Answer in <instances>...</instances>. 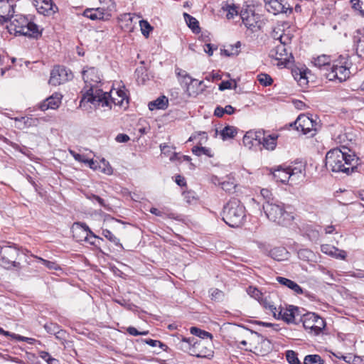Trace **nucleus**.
<instances>
[{
    "instance_id": "1",
    "label": "nucleus",
    "mask_w": 364,
    "mask_h": 364,
    "mask_svg": "<svg viewBox=\"0 0 364 364\" xmlns=\"http://www.w3.org/2000/svg\"><path fill=\"white\" fill-rule=\"evenodd\" d=\"M360 163L355 152L344 146L343 149L336 148L328 151L325 158V166L328 171L346 175L359 171Z\"/></svg>"
},
{
    "instance_id": "2",
    "label": "nucleus",
    "mask_w": 364,
    "mask_h": 364,
    "mask_svg": "<svg viewBox=\"0 0 364 364\" xmlns=\"http://www.w3.org/2000/svg\"><path fill=\"white\" fill-rule=\"evenodd\" d=\"M114 93L120 98L119 101H115L116 97L112 96V90L110 92H105L102 90H96L95 93L87 92V102L95 105L109 107V108H111L112 103L118 106H123L124 100L127 101V104L128 103V97L124 90V86L122 88L116 90Z\"/></svg>"
},
{
    "instance_id": "3",
    "label": "nucleus",
    "mask_w": 364,
    "mask_h": 364,
    "mask_svg": "<svg viewBox=\"0 0 364 364\" xmlns=\"http://www.w3.org/2000/svg\"><path fill=\"white\" fill-rule=\"evenodd\" d=\"M245 218V208L237 198H231L223 207V220L230 227L241 226Z\"/></svg>"
},
{
    "instance_id": "4",
    "label": "nucleus",
    "mask_w": 364,
    "mask_h": 364,
    "mask_svg": "<svg viewBox=\"0 0 364 364\" xmlns=\"http://www.w3.org/2000/svg\"><path fill=\"white\" fill-rule=\"evenodd\" d=\"M262 208L267 218L278 225H286L293 220L284 203L278 200L264 202Z\"/></svg>"
},
{
    "instance_id": "5",
    "label": "nucleus",
    "mask_w": 364,
    "mask_h": 364,
    "mask_svg": "<svg viewBox=\"0 0 364 364\" xmlns=\"http://www.w3.org/2000/svg\"><path fill=\"white\" fill-rule=\"evenodd\" d=\"M9 25L7 26L8 31L15 36H24L30 38H38L41 33L38 26L28 20L23 15H16L13 17Z\"/></svg>"
},
{
    "instance_id": "6",
    "label": "nucleus",
    "mask_w": 364,
    "mask_h": 364,
    "mask_svg": "<svg viewBox=\"0 0 364 364\" xmlns=\"http://www.w3.org/2000/svg\"><path fill=\"white\" fill-rule=\"evenodd\" d=\"M350 65V62L345 58H341L331 64L328 72L326 73L325 75L329 80H338L342 82L349 78Z\"/></svg>"
},
{
    "instance_id": "7",
    "label": "nucleus",
    "mask_w": 364,
    "mask_h": 364,
    "mask_svg": "<svg viewBox=\"0 0 364 364\" xmlns=\"http://www.w3.org/2000/svg\"><path fill=\"white\" fill-rule=\"evenodd\" d=\"M305 330L313 336L319 335L326 327L323 318L313 312H307L301 317Z\"/></svg>"
},
{
    "instance_id": "8",
    "label": "nucleus",
    "mask_w": 364,
    "mask_h": 364,
    "mask_svg": "<svg viewBox=\"0 0 364 364\" xmlns=\"http://www.w3.org/2000/svg\"><path fill=\"white\" fill-rule=\"evenodd\" d=\"M73 236L77 242H87L90 245H95L91 239H100L97 236L85 223L75 222L72 226Z\"/></svg>"
},
{
    "instance_id": "9",
    "label": "nucleus",
    "mask_w": 364,
    "mask_h": 364,
    "mask_svg": "<svg viewBox=\"0 0 364 364\" xmlns=\"http://www.w3.org/2000/svg\"><path fill=\"white\" fill-rule=\"evenodd\" d=\"M295 126L297 131H301L304 134H309L313 136L316 134L319 124L312 117L306 114H300L291 126Z\"/></svg>"
},
{
    "instance_id": "10",
    "label": "nucleus",
    "mask_w": 364,
    "mask_h": 364,
    "mask_svg": "<svg viewBox=\"0 0 364 364\" xmlns=\"http://www.w3.org/2000/svg\"><path fill=\"white\" fill-rule=\"evenodd\" d=\"M18 256V250L11 246L1 248L0 252V264L4 268L10 269L13 267L20 268V263L16 260Z\"/></svg>"
},
{
    "instance_id": "11",
    "label": "nucleus",
    "mask_w": 364,
    "mask_h": 364,
    "mask_svg": "<svg viewBox=\"0 0 364 364\" xmlns=\"http://www.w3.org/2000/svg\"><path fill=\"white\" fill-rule=\"evenodd\" d=\"M82 77L85 82L89 84L90 87L83 95V97L80 101V106L82 104L87 100V92L95 93L93 92V87L96 86L99 82H101V77L98 70L95 68H89L87 70H83Z\"/></svg>"
},
{
    "instance_id": "12",
    "label": "nucleus",
    "mask_w": 364,
    "mask_h": 364,
    "mask_svg": "<svg viewBox=\"0 0 364 364\" xmlns=\"http://www.w3.org/2000/svg\"><path fill=\"white\" fill-rule=\"evenodd\" d=\"M73 77L72 72L64 66H55L50 72L49 84L51 85H59L71 80Z\"/></svg>"
},
{
    "instance_id": "13",
    "label": "nucleus",
    "mask_w": 364,
    "mask_h": 364,
    "mask_svg": "<svg viewBox=\"0 0 364 364\" xmlns=\"http://www.w3.org/2000/svg\"><path fill=\"white\" fill-rule=\"evenodd\" d=\"M267 11L274 15L285 14L289 15L293 9L284 0H264Z\"/></svg>"
},
{
    "instance_id": "14",
    "label": "nucleus",
    "mask_w": 364,
    "mask_h": 364,
    "mask_svg": "<svg viewBox=\"0 0 364 364\" xmlns=\"http://www.w3.org/2000/svg\"><path fill=\"white\" fill-rule=\"evenodd\" d=\"M191 350V355L197 358L210 359L213 357L214 352L210 343L207 344L204 341L195 338Z\"/></svg>"
},
{
    "instance_id": "15",
    "label": "nucleus",
    "mask_w": 364,
    "mask_h": 364,
    "mask_svg": "<svg viewBox=\"0 0 364 364\" xmlns=\"http://www.w3.org/2000/svg\"><path fill=\"white\" fill-rule=\"evenodd\" d=\"M269 55L278 61L277 65L279 66H286L293 59V55L288 52L287 46L280 43L271 50Z\"/></svg>"
},
{
    "instance_id": "16",
    "label": "nucleus",
    "mask_w": 364,
    "mask_h": 364,
    "mask_svg": "<svg viewBox=\"0 0 364 364\" xmlns=\"http://www.w3.org/2000/svg\"><path fill=\"white\" fill-rule=\"evenodd\" d=\"M240 17L247 28L252 31H256L257 28H259V16L256 14L252 9L242 10Z\"/></svg>"
},
{
    "instance_id": "17",
    "label": "nucleus",
    "mask_w": 364,
    "mask_h": 364,
    "mask_svg": "<svg viewBox=\"0 0 364 364\" xmlns=\"http://www.w3.org/2000/svg\"><path fill=\"white\" fill-rule=\"evenodd\" d=\"M14 0H0V24L11 21L14 17Z\"/></svg>"
},
{
    "instance_id": "18",
    "label": "nucleus",
    "mask_w": 364,
    "mask_h": 364,
    "mask_svg": "<svg viewBox=\"0 0 364 364\" xmlns=\"http://www.w3.org/2000/svg\"><path fill=\"white\" fill-rule=\"evenodd\" d=\"M353 43L357 55L364 59V28L357 29L354 32Z\"/></svg>"
},
{
    "instance_id": "19",
    "label": "nucleus",
    "mask_w": 364,
    "mask_h": 364,
    "mask_svg": "<svg viewBox=\"0 0 364 364\" xmlns=\"http://www.w3.org/2000/svg\"><path fill=\"white\" fill-rule=\"evenodd\" d=\"M195 338L194 337L186 338L181 335H178L176 336V339H174L176 347L177 349L188 353L191 355V350L193 347L192 344L194 343Z\"/></svg>"
},
{
    "instance_id": "20",
    "label": "nucleus",
    "mask_w": 364,
    "mask_h": 364,
    "mask_svg": "<svg viewBox=\"0 0 364 364\" xmlns=\"http://www.w3.org/2000/svg\"><path fill=\"white\" fill-rule=\"evenodd\" d=\"M259 132L261 136L258 144H262L267 150L273 151L277 146L278 135L267 134L263 130H259Z\"/></svg>"
},
{
    "instance_id": "21",
    "label": "nucleus",
    "mask_w": 364,
    "mask_h": 364,
    "mask_svg": "<svg viewBox=\"0 0 364 364\" xmlns=\"http://www.w3.org/2000/svg\"><path fill=\"white\" fill-rule=\"evenodd\" d=\"M83 14L91 20H106L111 16L108 11L102 8L87 9Z\"/></svg>"
},
{
    "instance_id": "22",
    "label": "nucleus",
    "mask_w": 364,
    "mask_h": 364,
    "mask_svg": "<svg viewBox=\"0 0 364 364\" xmlns=\"http://www.w3.org/2000/svg\"><path fill=\"white\" fill-rule=\"evenodd\" d=\"M299 309L294 306H289L285 310L279 311V316L287 323H296V316L299 314Z\"/></svg>"
},
{
    "instance_id": "23",
    "label": "nucleus",
    "mask_w": 364,
    "mask_h": 364,
    "mask_svg": "<svg viewBox=\"0 0 364 364\" xmlns=\"http://www.w3.org/2000/svg\"><path fill=\"white\" fill-rule=\"evenodd\" d=\"M261 133L258 131H249L243 136L242 142L245 146L251 149L259 144Z\"/></svg>"
},
{
    "instance_id": "24",
    "label": "nucleus",
    "mask_w": 364,
    "mask_h": 364,
    "mask_svg": "<svg viewBox=\"0 0 364 364\" xmlns=\"http://www.w3.org/2000/svg\"><path fill=\"white\" fill-rule=\"evenodd\" d=\"M256 335L261 338L260 342L255 346L257 354L265 355L272 350V344L270 340L264 338L260 333L255 332Z\"/></svg>"
},
{
    "instance_id": "25",
    "label": "nucleus",
    "mask_w": 364,
    "mask_h": 364,
    "mask_svg": "<svg viewBox=\"0 0 364 364\" xmlns=\"http://www.w3.org/2000/svg\"><path fill=\"white\" fill-rule=\"evenodd\" d=\"M61 102V97L58 94L53 95L48 97L46 100L39 105V108L42 111H46L48 109H55L58 108Z\"/></svg>"
},
{
    "instance_id": "26",
    "label": "nucleus",
    "mask_w": 364,
    "mask_h": 364,
    "mask_svg": "<svg viewBox=\"0 0 364 364\" xmlns=\"http://www.w3.org/2000/svg\"><path fill=\"white\" fill-rule=\"evenodd\" d=\"M276 281L281 285L284 286L292 290L296 294H302L303 289L295 282L282 277H277Z\"/></svg>"
},
{
    "instance_id": "27",
    "label": "nucleus",
    "mask_w": 364,
    "mask_h": 364,
    "mask_svg": "<svg viewBox=\"0 0 364 364\" xmlns=\"http://www.w3.org/2000/svg\"><path fill=\"white\" fill-rule=\"evenodd\" d=\"M272 174L277 181H279L282 183H287L291 181V177L287 166L286 168H283L281 166H279L274 171Z\"/></svg>"
},
{
    "instance_id": "28",
    "label": "nucleus",
    "mask_w": 364,
    "mask_h": 364,
    "mask_svg": "<svg viewBox=\"0 0 364 364\" xmlns=\"http://www.w3.org/2000/svg\"><path fill=\"white\" fill-rule=\"evenodd\" d=\"M168 106V100L164 96H160L155 100L149 102L148 104V107L151 111L155 109H166Z\"/></svg>"
},
{
    "instance_id": "29",
    "label": "nucleus",
    "mask_w": 364,
    "mask_h": 364,
    "mask_svg": "<svg viewBox=\"0 0 364 364\" xmlns=\"http://www.w3.org/2000/svg\"><path fill=\"white\" fill-rule=\"evenodd\" d=\"M291 182H296L304 174V165L302 163L299 164L297 166H287Z\"/></svg>"
},
{
    "instance_id": "30",
    "label": "nucleus",
    "mask_w": 364,
    "mask_h": 364,
    "mask_svg": "<svg viewBox=\"0 0 364 364\" xmlns=\"http://www.w3.org/2000/svg\"><path fill=\"white\" fill-rule=\"evenodd\" d=\"M238 129L234 126L227 125L220 131V135L223 141L232 139L237 134Z\"/></svg>"
},
{
    "instance_id": "31",
    "label": "nucleus",
    "mask_w": 364,
    "mask_h": 364,
    "mask_svg": "<svg viewBox=\"0 0 364 364\" xmlns=\"http://www.w3.org/2000/svg\"><path fill=\"white\" fill-rule=\"evenodd\" d=\"M314 64L318 68L326 70V73L328 72L329 67L331 65L330 63L329 57L326 55H323L315 58L314 60Z\"/></svg>"
},
{
    "instance_id": "32",
    "label": "nucleus",
    "mask_w": 364,
    "mask_h": 364,
    "mask_svg": "<svg viewBox=\"0 0 364 364\" xmlns=\"http://www.w3.org/2000/svg\"><path fill=\"white\" fill-rule=\"evenodd\" d=\"M183 17L188 26L193 31V32L198 33L200 28L197 19L187 13L183 14Z\"/></svg>"
},
{
    "instance_id": "33",
    "label": "nucleus",
    "mask_w": 364,
    "mask_h": 364,
    "mask_svg": "<svg viewBox=\"0 0 364 364\" xmlns=\"http://www.w3.org/2000/svg\"><path fill=\"white\" fill-rule=\"evenodd\" d=\"M287 252L284 247H275L270 250L269 255L275 260L281 261L284 259Z\"/></svg>"
},
{
    "instance_id": "34",
    "label": "nucleus",
    "mask_w": 364,
    "mask_h": 364,
    "mask_svg": "<svg viewBox=\"0 0 364 364\" xmlns=\"http://www.w3.org/2000/svg\"><path fill=\"white\" fill-rule=\"evenodd\" d=\"M14 120L19 123L17 127L20 129H23L25 127H29L31 126L35 125L36 122H37V119L25 117H22L21 118L16 117Z\"/></svg>"
},
{
    "instance_id": "35",
    "label": "nucleus",
    "mask_w": 364,
    "mask_h": 364,
    "mask_svg": "<svg viewBox=\"0 0 364 364\" xmlns=\"http://www.w3.org/2000/svg\"><path fill=\"white\" fill-rule=\"evenodd\" d=\"M235 109L231 105H226L225 107L218 106L215 107L214 111V115L218 117H222L225 114H234Z\"/></svg>"
},
{
    "instance_id": "36",
    "label": "nucleus",
    "mask_w": 364,
    "mask_h": 364,
    "mask_svg": "<svg viewBox=\"0 0 364 364\" xmlns=\"http://www.w3.org/2000/svg\"><path fill=\"white\" fill-rule=\"evenodd\" d=\"M190 332L191 334L198 336L199 338L201 339H207L209 338L210 341L212 340L213 336L210 333L205 331L204 330H202L198 327L193 326L190 329Z\"/></svg>"
},
{
    "instance_id": "37",
    "label": "nucleus",
    "mask_w": 364,
    "mask_h": 364,
    "mask_svg": "<svg viewBox=\"0 0 364 364\" xmlns=\"http://www.w3.org/2000/svg\"><path fill=\"white\" fill-rule=\"evenodd\" d=\"M240 46V42L237 41L234 46L231 45L228 48L221 50V53L228 57L237 55L240 52L239 48Z\"/></svg>"
},
{
    "instance_id": "38",
    "label": "nucleus",
    "mask_w": 364,
    "mask_h": 364,
    "mask_svg": "<svg viewBox=\"0 0 364 364\" xmlns=\"http://www.w3.org/2000/svg\"><path fill=\"white\" fill-rule=\"evenodd\" d=\"M192 152L198 156L202 155H205L210 158L213 156L211 149L205 146H195L192 149Z\"/></svg>"
},
{
    "instance_id": "39",
    "label": "nucleus",
    "mask_w": 364,
    "mask_h": 364,
    "mask_svg": "<svg viewBox=\"0 0 364 364\" xmlns=\"http://www.w3.org/2000/svg\"><path fill=\"white\" fill-rule=\"evenodd\" d=\"M324 360L318 354L307 355L304 359V364H323Z\"/></svg>"
},
{
    "instance_id": "40",
    "label": "nucleus",
    "mask_w": 364,
    "mask_h": 364,
    "mask_svg": "<svg viewBox=\"0 0 364 364\" xmlns=\"http://www.w3.org/2000/svg\"><path fill=\"white\" fill-rule=\"evenodd\" d=\"M102 235L107 239L109 241L114 244L116 246L122 247V245L120 243L119 239H118L111 231L107 229H103Z\"/></svg>"
},
{
    "instance_id": "41",
    "label": "nucleus",
    "mask_w": 364,
    "mask_h": 364,
    "mask_svg": "<svg viewBox=\"0 0 364 364\" xmlns=\"http://www.w3.org/2000/svg\"><path fill=\"white\" fill-rule=\"evenodd\" d=\"M180 82L186 89V91L189 92V87L193 82H196L198 85H201L203 81L198 82L196 79L192 78L189 75H187L183 77L182 79H180Z\"/></svg>"
},
{
    "instance_id": "42",
    "label": "nucleus",
    "mask_w": 364,
    "mask_h": 364,
    "mask_svg": "<svg viewBox=\"0 0 364 364\" xmlns=\"http://www.w3.org/2000/svg\"><path fill=\"white\" fill-rule=\"evenodd\" d=\"M139 26L141 28V33L147 38L149 36L150 32L153 30V27L146 20H140Z\"/></svg>"
},
{
    "instance_id": "43",
    "label": "nucleus",
    "mask_w": 364,
    "mask_h": 364,
    "mask_svg": "<svg viewBox=\"0 0 364 364\" xmlns=\"http://www.w3.org/2000/svg\"><path fill=\"white\" fill-rule=\"evenodd\" d=\"M257 80L263 86H269L272 84L273 80L270 75L266 73H260L257 75Z\"/></svg>"
},
{
    "instance_id": "44",
    "label": "nucleus",
    "mask_w": 364,
    "mask_h": 364,
    "mask_svg": "<svg viewBox=\"0 0 364 364\" xmlns=\"http://www.w3.org/2000/svg\"><path fill=\"white\" fill-rule=\"evenodd\" d=\"M352 8L358 11L359 14L364 17V0H351Z\"/></svg>"
},
{
    "instance_id": "45",
    "label": "nucleus",
    "mask_w": 364,
    "mask_h": 364,
    "mask_svg": "<svg viewBox=\"0 0 364 364\" xmlns=\"http://www.w3.org/2000/svg\"><path fill=\"white\" fill-rule=\"evenodd\" d=\"M286 358L289 364H301L298 358L297 353L291 350L286 352Z\"/></svg>"
},
{
    "instance_id": "46",
    "label": "nucleus",
    "mask_w": 364,
    "mask_h": 364,
    "mask_svg": "<svg viewBox=\"0 0 364 364\" xmlns=\"http://www.w3.org/2000/svg\"><path fill=\"white\" fill-rule=\"evenodd\" d=\"M36 258L42 262L43 265H45L49 269L58 270L60 269V266L55 262L53 261L46 260L40 257H36Z\"/></svg>"
},
{
    "instance_id": "47",
    "label": "nucleus",
    "mask_w": 364,
    "mask_h": 364,
    "mask_svg": "<svg viewBox=\"0 0 364 364\" xmlns=\"http://www.w3.org/2000/svg\"><path fill=\"white\" fill-rule=\"evenodd\" d=\"M293 38V35L290 33H283L281 34L277 40H279V42L280 44L287 46L289 43H291Z\"/></svg>"
},
{
    "instance_id": "48",
    "label": "nucleus",
    "mask_w": 364,
    "mask_h": 364,
    "mask_svg": "<svg viewBox=\"0 0 364 364\" xmlns=\"http://www.w3.org/2000/svg\"><path fill=\"white\" fill-rule=\"evenodd\" d=\"M313 256L311 251L307 249H302L298 251V257L299 259L308 261Z\"/></svg>"
},
{
    "instance_id": "49",
    "label": "nucleus",
    "mask_w": 364,
    "mask_h": 364,
    "mask_svg": "<svg viewBox=\"0 0 364 364\" xmlns=\"http://www.w3.org/2000/svg\"><path fill=\"white\" fill-rule=\"evenodd\" d=\"M144 341L150 346H152V347L159 346L161 348H162L164 350H166V349L167 348L166 345H165L164 343H161L160 341H158V340H153L151 338H148V339L144 340Z\"/></svg>"
},
{
    "instance_id": "50",
    "label": "nucleus",
    "mask_w": 364,
    "mask_h": 364,
    "mask_svg": "<svg viewBox=\"0 0 364 364\" xmlns=\"http://www.w3.org/2000/svg\"><path fill=\"white\" fill-rule=\"evenodd\" d=\"M87 198L92 201L97 202L101 207H103L106 209H109L108 205L106 204L105 200L100 198V196L95 194H90L87 195Z\"/></svg>"
},
{
    "instance_id": "51",
    "label": "nucleus",
    "mask_w": 364,
    "mask_h": 364,
    "mask_svg": "<svg viewBox=\"0 0 364 364\" xmlns=\"http://www.w3.org/2000/svg\"><path fill=\"white\" fill-rule=\"evenodd\" d=\"M209 292L210 294L211 299L214 301H219L222 299L223 296V291L219 290L218 289H210Z\"/></svg>"
},
{
    "instance_id": "52",
    "label": "nucleus",
    "mask_w": 364,
    "mask_h": 364,
    "mask_svg": "<svg viewBox=\"0 0 364 364\" xmlns=\"http://www.w3.org/2000/svg\"><path fill=\"white\" fill-rule=\"evenodd\" d=\"M44 328L47 333L55 334L60 328L57 323H49L44 325Z\"/></svg>"
},
{
    "instance_id": "53",
    "label": "nucleus",
    "mask_w": 364,
    "mask_h": 364,
    "mask_svg": "<svg viewBox=\"0 0 364 364\" xmlns=\"http://www.w3.org/2000/svg\"><path fill=\"white\" fill-rule=\"evenodd\" d=\"M321 251L330 256H333V253L336 252L337 248L334 246H331L329 245H322L321 247Z\"/></svg>"
},
{
    "instance_id": "54",
    "label": "nucleus",
    "mask_w": 364,
    "mask_h": 364,
    "mask_svg": "<svg viewBox=\"0 0 364 364\" xmlns=\"http://www.w3.org/2000/svg\"><path fill=\"white\" fill-rule=\"evenodd\" d=\"M261 196L264 199V202H268L269 200H275L276 199L272 197V192L267 188H262L261 190Z\"/></svg>"
},
{
    "instance_id": "55",
    "label": "nucleus",
    "mask_w": 364,
    "mask_h": 364,
    "mask_svg": "<svg viewBox=\"0 0 364 364\" xmlns=\"http://www.w3.org/2000/svg\"><path fill=\"white\" fill-rule=\"evenodd\" d=\"M55 338L59 340L62 343L66 341L67 332L65 330L60 328L55 334Z\"/></svg>"
},
{
    "instance_id": "56",
    "label": "nucleus",
    "mask_w": 364,
    "mask_h": 364,
    "mask_svg": "<svg viewBox=\"0 0 364 364\" xmlns=\"http://www.w3.org/2000/svg\"><path fill=\"white\" fill-rule=\"evenodd\" d=\"M70 154L73 156V158L79 161V162H82V163H87V159L85 158V156L84 155H82V154H77L76 152H75L74 151H72V150H70Z\"/></svg>"
},
{
    "instance_id": "57",
    "label": "nucleus",
    "mask_w": 364,
    "mask_h": 364,
    "mask_svg": "<svg viewBox=\"0 0 364 364\" xmlns=\"http://www.w3.org/2000/svg\"><path fill=\"white\" fill-rule=\"evenodd\" d=\"M237 14V9L235 6H228L227 18L228 19L232 18L235 15Z\"/></svg>"
},
{
    "instance_id": "58",
    "label": "nucleus",
    "mask_w": 364,
    "mask_h": 364,
    "mask_svg": "<svg viewBox=\"0 0 364 364\" xmlns=\"http://www.w3.org/2000/svg\"><path fill=\"white\" fill-rule=\"evenodd\" d=\"M129 139V136L126 134H119L115 138V140L119 143H125L127 142Z\"/></svg>"
},
{
    "instance_id": "59",
    "label": "nucleus",
    "mask_w": 364,
    "mask_h": 364,
    "mask_svg": "<svg viewBox=\"0 0 364 364\" xmlns=\"http://www.w3.org/2000/svg\"><path fill=\"white\" fill-rule=\"evenodd\" d=\"M347 253L346 251L337 248L336 252L333 253L332 257L336 259H345Z\"/></svg>"
},
{
    "instance_id": "60",
    "label": "nucleus",
    "mask_w": 364,
    "mask_h": 364,
    "mask_svg": "<svg viewBox=\"0 0 364 364\" xmlns=\"http://www.w3.org/2000/svg\"><path fill=\"white\" fill-rule=\"evenodd\" d=\"M204 51L208 54L209 56L213 55V50H217V46H214L213 45L210 43H207L205 46Z\"/></svg>"
},
{
    "instance_id": "61",
    "label": "nucleus",
    "mask_w": 364,
    "mask_h": 364,
    "mask_svg": "<svg viewBox=\"0 0 364 364\" xmlns=\"http://www.w3.org/2000/svg\"><path fill=\"white\" fill-rule=\"evenodd\" d=\"M350 277L358 278V279H363L364 278V270L362 269H357L354 272H350L349 273Z\"/></svg>"
},
{
    "instance_id": "62",
    "label": "nucleus",
    "mask_w": 364,
    "mask_h": 364,
    "mask_svg": "<svg viewBox=\"0 0 364 364\" xmlns=\"http://www.w3.org/2000/svg\"><path fill=\"white\" fill-rule=\"evenodd\" d=\"M232 87V82L229 80L223 81L219 85V90L223 91L227 89H230Z\"/></svg>"
},
{
    "instance_id": "63",
    "label": "nucleus",
    "mask_w": 364,
    "mask_h": 364,
    "mask_svg": "<svg viewBox=\"0 0 364 364\" xmlns=\"http://www.w3.org/2000/svg\"><path fill=\"white\" fill-rule=\"evenodd\" d=\"M248 294L251 296L257 298L261 294V292L257 289L250 287L248 289Z\"/></svg>"
},
{
    "instance_id": "64",
    "label": "nucleus",
    "mask_w": 364,
    "mask_h": 364,
    "mask_svg": "<svg viewBox=\"0 0 364 364\" xmlns=\"http://www.w3.org/2000/svg\"><path fill=\"white\" fill-rule=\"evenodd\" d=\"M102 162L105 167H104L102 171L107 175H111L113 172L112 166L108 164H105V160L102 159Z\"/></svg>"
}]
</instances>
